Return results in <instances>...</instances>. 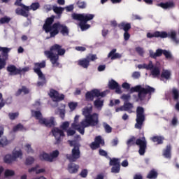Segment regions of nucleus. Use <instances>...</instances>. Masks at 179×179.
Masks as SVG:
<instances>
[{"label":"nucleus","instance_id":"31","mask_svg":"<svg viewBox=\"0 0 179 179\" xmlns=\"http://www.w3.org/2000/svg\"><path fill=\"white\" fill-rule=\"evenodd\" d=\"M38 167H40V166L36 165V166L29 169L28 171L29 173H33V171H35L36 174H41V173H44V171H45V169H38Z\"/></svg>","mask_w":179,"mask_h":179},{"label":"nucleus","instance_id":"15","mask_svg":"<svg viewBox=\"0 0 179 179\" xmlns=\"http://www.w3.org/2000/svg\"><path fill=\"white\" fill-rule=\"evenodd\" d=\"M52 134L57 142H61V138L65 136L64 131L58 127L53 128L52 129Z\"/></svg>","mask_w":179,"mask_h":179},{"label":"nucleus","instance_id":"21","mask_svg":"<svg viewBox=\"0 0 179 179\" xmlns=\"http://www.w3.org/2000/svg\"><path fill=\"white\" fill-rule=\"evenodd\" d=\"M117 27L120 30H124L125 31H129L131 29V23L122 22L118 24Z\"/></svg>","mask_w":179,"mask_h":179},{"label":"nucleus","instance_id":"45","mask_svg":"<svg viewBox=\"0 0 179 179\" xmlns=\"http://www.w3.org/2000/svg\"><path fill=\"white\" fill-rule=\"evenodd\" d=\"M60 128L63 131H66V129L69 128V122H64L63 123H62V124L60 125Z\"/></svg>","mask_w":179,"mask_h":179},{"label":"nucleus","instance_id":"2","mask_svg":"<svg viewBox=\"0 0 179 179\" xmlns=\"http://www.w3.org/2000/svg\"><path fill=\"white\" fill-rule=\"evenodd\" d=\"M54 23V17H49L46 20L43 29L45 33H50V37H55L58 33H62L63 36H68L69 34V30L65 25H62L57 22L52 25Z\"/></svg>","mask_w":179,"mask_h":179},{"label":"nucleus","instance_id":"26","mask_svg":"<svg viewBox=\"0 0 179 179\" xmlns=\"http://www.w3.org/2000/svg\"><path fill=\"white\" fill-rule=\"evenodd\" d=\"M147 37L148 38H153V37H155L156 38H162V37H164V35L162 34V31H156L154 33L148 32L147 34Z\"/></svg>","mask_w":179,"mask_h":179},{"label":"nucleus","instance_id":"16","mask_svg":"<svg viewBox=\"0 0 179 179\" xmlns=\"http://www.w3.org/2000/svg\"><path fill=\"white\" fill-rule=\"evenodd\" d=\"M134 108V104L130 102H124L123 106L118 107L115 109L116 113L120 111H127L128 113H132V109Z\"/></svg>","mask_w":179,"mask_h":179},{"label":"nucleus","instance_id":"49","mask_svg":"<svg viewBox=\"0 0 179 179\" xmlns=\"http://www.w3.org/2000/svg\"><path fill=\"white\" fill-rule=\"evenodd\" d=\"M14 132H16L17 131H24V127L22 124H17L13 128Z\"/></svg>","mask_w":179,"mask_h":179},{"label":"nucleus","instance_id":"19","mask_svg":"<svg viewBox=\"0 0 179 179\" xmlns=\"http://www.w3.org/2000/svg\"><path fill=\"white\" fill-rule=\"evenodd\" d=\"M79 165L73 163L69 164L67 166V171L70 174H76L79 171Z\"/></svg>","mask_w":179,"mask_h":179},{"label":"nucleus","instance_id":"55","mask_svg":"<svg viewBox=\"0 0 179 179\" xmlns=\"http://www.w3.org/2000/svg\"><path fill=\"white\" fill-rule=\"evenodd\" d=\"M9 118L10 120H15V118H17L19 117L18 113H9Z\"/></svg>","mask_w":179,"mask_h":179},{"label":"nucleus","instance_id":"43","mask_svg":"<svg viewBox=\"0 0 179 179\" xmlns=\"http://www.w3.org/2000/svg\"><path fill=\"white\" fill-rule=\"evenodd\" d=\"M120 99H122V100H124V103H128L131 99V95L129 94H123L121 96Z\"/></svg>","mask_w":179,"mask_h":179},{"label":"nucleus","instance_id":"52","mask_svg":"<svg viewBox=\"0 0 179 179\" xmlns=\"http://www.w3.org/2000/svg\"><path fill=\"white\" fill-rule=\"evenodd\" d=\"M123 36L124 41H128L131 38V34H129V31H124Z\"/></svg>","mask_w":179,"mask_h":179},{"label":"nucleus","instance_id":"50","mask_svg":"<svg viewBox=\"0 0 179 179\" xmlns=\"http://www.w3.org/2000/svg\"><path fill=\"white\" fill-rule=\"evenodd\" d=\"M136 51L137 53L140 55L141 57H143V54H145V51H143V49L141 47L136 48Z\"/></svg>","mask_w":179,"mask_h":179},{"label":"nucleus","instance_id":"18","mask_svg":"<svg viewBox=\"0 0 179 179\" xmlns=\"http://www.w3.org/2000/svg\"><path fill=\"white\" fill-rule=\"evenodd\" d=\"M121 171V164H120V159L113 158V173L118 174Z\"/></svg>","mask_w":179,"mask_h":179},{"label":"nucleus","instance_id":"17","mask_svg":"<svg viewBox=\"0 0 179 179\" xmlns=\"http://www.w3.org/2000/svg\"><path fill=\"white\" fill-rule=\"evenodd\" d=\"M100 145L101 146L104 145V140H102L101 136H99L95 138V141L92 143L90 148L91 149H97L100 147Z\"/></svg>","mask_w":179,"mask_h":179},{"label":"nucleus","instance_id":"48","mask_svg":"<svg viewBox=\"0 0 179 179\" xmlns=\"http://www.w3.org/2000/svg\"><path fill=\"white\" fill-rule=\"evenodd\" d=\"M40 8V3H34L31 5L30 7H29V10H30V9H31L32 10H37V9Z\"/></svg>","mask_w":179,"mask_h":179},{"label":"nucleus","instance_id":"9","mask_svg":"<svg viewBox=\"0 0 179 179\" xmlns=\"http://www.w3.org/2000/svg\"><path fill=\"white\" fill-rule=\"evenodd\" d=\"M41 68H45V61H43L41 63H35L34 71L38 76V86H44L46 83L45 77L44 76V74H43V72H41Z\"/></svg>","mask_w":179,"mask_h":179},{"label":"nucleus","instance_id":"44","mask_svg":"<svg viewBox=\"0 0 179 179\" xmlns=\"http://www.w3.org/2000/svg\"><path fill=\"white\" fill-rule=\"evenodd\" d=\"M33 163H34V158L33 157H28L26 159L25 164H27V166H30L33 164Z\"/></svg>","mask_w":179,"mask_h":179},{"label":"nucleus","instance_id":"1","mask_svg":"<svg viewBox=\"0 0 179 179\" xmlns=\"http://www.w3.org/2000/svg\"><path fill=\"white\" fill-rule=\"evenodd\" d=\"M93 107L90 105L82 110V114L84 115L83 119L79 123V119L80 115H76L74 117V121L71 124V128L78 131L81 135L85 134V128H89V127H96L99 124V114L94 113L92 115Z\"/></svg>","mask_w":179,"mask_h":179},{"label":"nucleus","instance_id":"23","mask_svg":"<svg viewBox=\"0 0 179 179\" xmlns=\"http://www.w3.org/2000/svg\"><path fill=\"white\" fill-rule=\"evenodd\" d=\"M158 6H160L162 9H171L176 6V4H174V2L173 1H168L166 3L162 2L158 4Z\"/></svg>","mask_w":179,"mask_h":179},{"label":"nucleus","instance_id":"6","mask_svg":"<svg viewBox=\"0 0 179 179\" xmlns=\"http://www.w3.org/2000/svg\"><path fill=\"white\" fill-rule=\"evenodd\" d=\"M72 17L74 20H78L80 22L79 26L83 31L85 30H87V29H90V25L87 24V22L89 20H92L94 17V15L88 14V13H83V14H72Z\"/></svg>","mask_w":179,"mask_h":179},{"label":"nucleus","instance_id":"36","mask_svg":"<svg viewBox=\"0 0 179 179\" xmlns=\"http://www.w3.org/2000/svg\"><path fill=\"white\" fill-rule=\"evenodd\" d=\"M151 75L154 78H157V76H160V69L159 67L155 66L151 70Z\"/></svg>","mask_w":179,"mask_h":179},{"label":"nucleus","instance_id":"38","mask_svg":"<svg viewBox=\"0 0 179 179\" xmlns=\"http://www.w3.org/2000/svg\"><path fill=\"white\" fill-rule=\"evenodd\" d=\"M24 150L25 152H27V153H28V155H33V153H34V150L31 148V145L29 143L25 144L24 146Z\"/></svg>","mask_w":179,"mask_h":179},{"label":"nucleus","instance_id":"51","mask_svg":"<svg viewBox=\"0 0 179 179\" xmlns=\"http://www.w3.org/2000/svg\"><path fill=\"white\" fill-rule=\"evenodd\" d=\"M145 69H148L150 71H152L155 68V66H153V63L152 62V61H150L149 64H145Z\"/></svg>","mask_w":179,"mask_h":179},{"label":"nucleus","instance_id":"64","mask_svg":"<svg viewBox=\"0 0 179 179\" xmlns=\"http://www.w3.org/2000/svg\"><path fill=\"white\" fill-rule=\"evenodd\" d=\"M59 113L61 118L64 120L65 118V110L64 109H59Z\"/></svg>","mask_w":179,"mask_h":179},{"label":"nucleus","instance_id":"22","mask_svg":"<svg viewBox=\"0 0 179 179\" xmlns=\"http://www.w3.org/2000/svg\"><path fill=\"white\" fill-rule=\"evenodd\" d=\"M163 156L165 159H171V145L169 144L163 150Z\"/></svg>","mask_w":179,"mask_h":179},{"label":"nucleus","instance_id":"56","mask_svg":"<svg viewBox=\"0 0 179 179\" xmlns=\"http://www.w3.org/2000/svg\"><path fill=\"white\" fill-rule=\"evenodd\" d=\"M19 73H24L25 72H29L30 71V69L29 67H24V68H20L18 69Z\"/></svg>","mask_w":179,"mask_h":179},{"label":"nucleus","instance_id":"10","mask_svg":"<svg viewBox=\"0 0 179 179\" xmlns=\"http://www.w3.org/2000/svg\"><path fill=\"white\" fill-rule=\"evenodd\" d=\"M145 109L142 106H138L136 108V118L135 128L136 129H142L143 127V122H145Z\"/></svg>","mask_w":179,"mask_h":179},{"label":"nucleus","instance_id":"14","mask_svg":"<svg viewBox=\"0 0 179 179\" xmlns=\"http://www.w3.org/2000/svg\"><path fill=\"white\" fill-rule=\"evenodd\" d=\"M49 96L51 97L54 103H58V101H61V100H64V99H65V96H64V94H58V92L54 90H50Z\"/></svg>","mask_w":179,"mask_h":179},{"label":"nucleus","instance_id":"62","mask_svg":"<svg viewBox=\"0 0 179 179\" xmlns=\"http://www.w3.org/2000/svg\"><path fill=\"white\" fill-rule=\"evenodd\" d=\"M122 57V54L120 53H113V59H120Z\"/></svg>","mask_w":179,"mask_h":179},{"label":"nucleus","instance_id":"57","mask_svg":"<svg viewBox=\"0 0 179 179\" xmlns=\"http://www.w3.org/2000/svg\"><path fill=\"white\" fill-rule=\"evenodd\" d=\"M165 56V58H167V59H170L172 57L171 53L166 50H164V53Z\"/></svg>","mask_w":179,"mask_h":179},{"label":"nucleus","instance_id":"20","mask_svg":"<svg viewBox=\"0 0 179 179\" xmlns=\"http://www.w3.org/2000/svg\"><path fill=\"white\" fill-rule=\"evenodd\" d=\"M164 52V50L163 49H157L156 52H153V50H149L150 57L156 59L157 57H162Z\"/></svg>","mask_w":179,"mask_h":179},{"label":"nucleus","instance_id":"46","mask_svg":"<svg viewBox=\"0 0 179 179\" xmlns=\"http://www.w3.org/2000/svg\"><path fill=\"white\" fill-rule=\"evenodd\" d=\"M4 174L6 177H12V176H15V171L13 170L6 169Z\"/></svg>","mask_w":179,"mask_h":179},{"label":"nucleus","instance_id":"24","mask_svg":"<svg viewBox=\"0 0 179 179\" xmlns=\"http://www.w3.org/2000/svg\"><path fill=\"white\" fill-rule=\"evenodd\" d=\"M150 139L152 142L157 143V145H163V141H164V138L162 136H153Z\"/></svg>","mask_w":179,"mask_h":179},{"label":"nucleus","instance_id":"59","mask_svg":"<svg viewBox=\"0 0 179 179\" xmlns=\"http://www.w3.org/2000/svg\"><path fill=\"white\" fill-rule=\"evenodd\" d=\"M132 78L139 79V78H141V73L139 71H134L132 74Z\"/></svg>","mask_w":179,"mask_h":179},{"label":"nucleus","instance_id":"40","mask_svg":"<svg viewBox=\"0 0 179 179\" xmlns=\"http://www.w3.org/2000/svg\"><path fill=\"white\" fill-rule=\"evenodd\" d=\"M10 141H8L6 137H2L0 138V146H6V145H9Z\"/></svg>","mask_w":179,"mask_h":179},{"label":"nucleus","instance_id":"25","mask_svg":"<svg viewBox=\"0 0 179 179\" xmlns=\"http://www.w3.org/2000/svg\"><path fill=\"white\" fill-rule=\"evenodd\" d=\"M103 104H104V99H103V98H97L94 101V107H96V108H97V110H101Z\"/></svg>","mask_w":179,"mask_h":179},{"label":"nucleus","instance_id":"5","mask_svg":"<svg viewBox=\"0 0 179 179\" xmlns=\"http://www.w3.org/2000/svg\"><path fill=\"white\" fill-rule=\"evenodd\" d=\"M130 92L131 93H138V97L136 99V101L138 103L139 101H143V100L146 99V94L152 96V93H155V92H156V89L153 88V87H150V85H145V87H142L141 85H136L135 87H132L130 89Z\"/></svg>","mask_w":179,"mask_h":179},{"label":"nucleus","instance_id":"54","mask_svg":"<svg viewBox=\"0 0 179 179\" xmlns=\"http://www.w3.org/2000/svg\"><path fill=\"white\" fill-rule=\"evenodd\" d=\"M87 59L90 62V61H95V59H97V56H96V55H90L87 57Z\"/></svg>","mask_w":179,"mask_h":179},{"label":"nucleus","instance_id":"27","mask_svg":"<svg viewBox=\"0 0 179 179\" xmlns=\"http://www.w3.org/2000/svg\"><path fill=\"white\" fill-rule=\"evenodd\" d=\"M12 155L13 157H14V159L16 162L17 159H22V156H23V152H22V150L15 148V150H13Z\"/></svg>","mask_w":179,"mask_h":179},{"label":"nucleus","instance_id":"60","mask_svg":"<svg viewBox=\"0 0 179 179\" xmlns=\"http://www.w3.org/2000/svg\"><path fill=\"white\" fill-rule=\"evenodd\" d=\"M10 21V18L8 17H4L0 19V23H9Z\"/></svg>","mask_w":179,"mask_h":179},{"label":"nucleus","instance_id":"35","mask_svg":"<svg viewBox=\"0 0 179 179\" xmlns=\"http://www.w3.org/2000/svg\"><path fill=\"white\" fill-rule=\"evenodd\" d=\"M157 172L155 171V169L151 170L148 174L147 175L146 178L148 179H156L157 178Z\"/></svg>","mask_w":179,"mask_h":179},{"label":"nucleus","instance_id":"12","mask_svg":"<svg viewBox=\"0 0 179 179\" xmlns=\"http://www.w3.org/2000/svg\"><path fill=\"white\" fill-rule=\"evenodd\" d=\"M22 0H17L15 2V5L18 6H21L22 8H18L16 9L15 12L17 15H20L21 16H24V17H27L29 16V7L23 5L22 3Z\"/></svg>","mask_w":179,"mask_h":179},{"label":"nucleus","instance_id":"4","mask_svg":"<svg viewBox=\"0 0 179 179\" xmlns=\"http://www.w3.org/2000/svg\"><path fill=\"white\" fill-rule=\"evenodd\" d=\"M44 54L47 58L50 59L52 66H58L59 65L58 55H64L65 49H62L59 45H55L51 47L50 50L45 51Z\"/></svg>","mask_w":179,"mask_h":179},{"label":"nucleus","instance_id":"3","mask_svg":"<svg viewBox=\"0 0 179 179\" xmlns=\"http://www.w3.org/2000/svg\"><path fill=\"white\" fill-rule=\"evenodd\" d=\"M32 108L33 109H31V110L32 117H34L36 120H38V122L41 125H45V127H54L55 125H57L55 117H51L50 119H47L43 117V114H41V112L34 110V108H36V110H38V108H40V101H36L35 104L33 105Z\"/></svg>","mask_w":179,"mask_h":179},{"label":"nucleus","instance_id":"7","mask_svg":"<svg viewBox=\"0 0 179 179\" xmlns=\"http://www.w3.org/2000/svg\"><path fill=\"white\" fill-rule=\"evenodd\" d=\"M135 136H132L130 139H129L127 142V145L128 148H131V146H135V145H137V146H139L138 153L141 156H143L145 153H146V148H147V142L144 140H142L141 138H138L136 140L135 142Z\"/></svg>","mask_w":179,"mask_h":179},{"label":"nucleus","instance_id":"47","mask_svg":"<svg viewBox=\"0 0 179 179\" xmlns=\"http://www.w3.org/2000/svg\"><path fill=\"white\" fill-rule=\"evenodd\" d=\"M69 107L71 110V111H73L78 107V103L77 102H70L69 103Z\"/></svg>","mask_w":179,"mask_h":179},{"label":"nucleus","instance_id":"39","mask_svg":"<svg viewBox=\"0 0 179 179\" xmlns=\"http://www.w3.org/2000/svg\"><path fill=\"white\" fill-rule=\"evenodd\" d=\"M30 91L29 89L26 88V87H22L21 89L18 90V91L16 93L17 96H19L22 94V93H24V94H27Z\"/></svg>","mask_w":179,"mask_h":179},{"label":"nucleus","instance_id":"61","mask_svg":"<svg viewBox=\"0 0 179 179\" xmlns=\"http://www.w3.org/2000/svg\"><path fill=\"white\" fill-rule=\"evenodd\" d=\"M122 87L123 89H125L126 90H129V89H131V85H129V83H124L122 85Z\"/></svg>","mask_w":179,"mask_h":179},{"label":"nucleus","instance_id":"8","mask_svg":"<svg viewBox=\"0 0 179 179\" xmlns=\"http://www.w3.org/2000/svg\"><path fill=\"white\" fill-rule=\"evenodd\" d=\"M71 146H73L71 150V155H67L66 157L69 162H76L80 157V150H79V143L76 141H69Z\"/></svg>","mask_w":179,"mask_h":179},{"label":"nucleus","instance_id":"37","mask_svg":"<svg viewBox=\"0 0 179 179\" xmlns=\"http://www.w3.org/2000/svg\"><path fill=\"white\" fill-rule=\"evenodd\" d=\"M172 96L174 101H178L179 99V91L177 88L172 89Z\"/></svg>","mask_w":179,"mask_h":179},{"label":"nucleus","instance_id":"28","mask_svg":"<svg viewBox=\"0 0 179 179\" xmlns=\"http://www.w3.org/2000/svg\"><path fill=\"white\" fill-rule=\"evenodd\" d=\"M7 71L10 75H17L19 73V69L14 65H9L7 67Z\"/></svg>","mask_w":179,"mask_h":179},{"label":"nucleus","instance_id":"33","mask_svg":"<svg viewBox=\"0 0 179 179\" xmlns=\"http://www.w3.org/2000/svg\"><path fill=\"white\" fill-rule=\"evenodd\" d=\"M50 159V163H52V162H55V160L59 156V151L58 150H55L50 152L49 155Z\"/></svg>","mask_w":179,"mask_h":179},{"label":"nucleus","instance_id":"63","mask_svg":"<svg viewBox=\"0 0 179 179\" xmlns=\"http://www.w3.org/2000/svg\"><path fill=\"white\" fill-rule=\"evenodd\" d=\"M67 136H72L75 135V131L72 129H69L67 131Z\"/></svg>","mask_w":179,"mask_h":179},{"label":"nucleus","instance_id":"34","mask_svg":"<svg viewBox=\"0 0 179 179\" xmlns=\"http://www.w3.org/2000/svg\"><path fill=\"white\" fill-rule=\"evenodd\" d=\"M3 160L5 163H7L8 164L13 163V162H16L15 158L13 157V155L10 154L6 155L4 157Z\"/></svg>","mask_w":179,"mask_h":179},{"label":"nucleus","instance_id":"53","mask_svg":"<svg viewBox=\"0 0 179 179\" xmlns=\"http://www.w3.org/2000/svg\"><path fill=\"white\" fill-rule=\"evenodd\" d=\"M77 5L80 9H85V8H86V3H85L84 1H78L77 3Z\"/></svg>","mask_w":179,"mask_h":179},{"label":"nucleus","instance_id":"11","mask_svg":"<svg viewBox=\"0 0 179 179\" xmlns=\"http://www.w3.org/2000/svg\"><path fill=\"white\" fill-rule=\"evenodd\" d=\"M108 91L100 92L99 90H92L91 92H88L85 94L87 100H93L94 97H104Z\"/></svg>","mask_w":179,"mask_h":179},{"label":"nucleus","instance_id":"58","mask_svg":"<svg viewBox=\"0 0 179 179\" xmlns=\"http://www.w3.org/2000/svg\"><path fill=\"white\" fill-rule=\"evenodd\" d=\"M103 127L105 128L106 132H107L108 134H110V132H111V127H110V125L107 124V123H103Z\"/></svg>","mask_w":179,"mask_h":179},{"label":"nucleus","instance_id":"32","mask_svg":"<svg viewBox=\"0 0 179 179\" xmlns=\"http://www.w3.org/2000/svg\"><path fill=\"white\" fill-rule=\"evenodd\" d=\"M171 76V72L169 70H164L161 74V80H163V79H166V80H169L170 79V77Z\"/></svg>","mask_w":179,"mask_h":179},{"label":"nucleus","instance_id":"30","mask_svg":"<svg viewBox=\"0 0 179 179\" xmlns=\"http://www.w3.org/2000/svg\"><path fill=\"white\" fill-rule=\"evenodd\" d=\"M39 159L41 160H44L45 162H49L50 163H51V159L50 158V155L45 152H41V154L39 155Z\"/></svg>","mask_w":179,"mask_h":179},{"label":"nucleus","instance_id":"13","mask_svg":"<svg viewBox=\"0 0 179 179\" xmlns=\"http://www.w3.org/2000/svg\"><path fill=\"white\" fill-rule=\"evenodd\" d=\"M161 34H163L164 36H161V38H171L173 43H176V44L179 43V41L177 40V32L176 31H171L169 33H166V31H161Z\"/></svg>","mask_w":179,"mask_h":179},{"label":"nucleus","instance_id":"41","mask_svg":"<svg viewBox=\"0 0 179 179\" xmlns=\"http://www.w3.org/2000/svg\"><path fill=\"white\" fill-rule=\"evenodd\" d=\"M64 9L65 8L62 7H57V6L53 7L54 13H57V15H61V13L64 12Z\"/></svg>","mask_w":179,"mask_h":179},{"label":"nucleus","instance_id":"42","mask_svg":"<svg viewBox=\"0 0 179 179\" xmlns=\"http://www.w3.org/2000/svg\"><path fill=\"white\" fill-rule=\"evenodd\" d=\"M88 174H89V171L86 169H84L81 170L80 173H79V176L82 178H86V177H87Z\"/></svg>","mask_w":179,"mask_h":179},{"label":"nucleus","instance_id":"29","mask_svg":"<svg viewBox=\"0 0 179 179\" xmlns=\"http://www.w3.org/2000/svg\"><path fill=\"white\" fill-rule=\"evenodd\" d=\"M78 65H80V66H82L83 68L87 69L89 68V65H90V62L89 61L87 57H86L85 59L79 60Z\"/></svg>","mask_w":179,"mask_h":179}]
</instances>
